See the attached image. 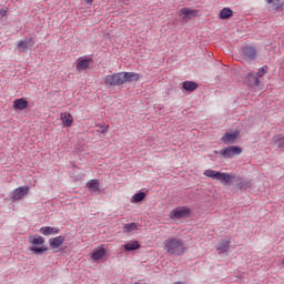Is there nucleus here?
<instances>
[{
  "label": "nucleus",
  "instance_id": "nucleus-3",
  "mask_svg": "<svg viewBox=\"0 0 284 284\" xmlns=\"http://www.w3.org/2000/svg\"><path fill=\"white\" fill-rule=\"evenodd\" d=\"M204 176H207L209 179H214L215 181H221L223 185H227V183H232V181H234V174L221 173L212 169L205 170Z\"/></svg>",
  "mask_w": 284,
  "mask_h": 284
},
{
  "label": "nucleus",
  "instance_id": "nucleus-32",
  "mask_svg": "<svg viewBox=\"0 0 284 284\" xmlns=\"http://www.w3.org/2000/svg\"><path fill=\"white\" fill-rule=\"evenodd\" d=\"M7 16H8V11L6 9H1L0 10V19H3Z\"/></svg>",
  "mask_w": 284,
  "mask_h": 284
},
{
  "label": "nucleus",
  "instance_id": "nucleus-2",
  "mask_svg": "<svg viewBox=\"0 0 284 284\" xmlns=\"http://www.w3.org/2000/svg\"><path fill=\"white\" fill-rule=\"evenodd\" d=\"M164 250L168 254L181 256L185 252V244L179 237H169L164 241Z\"/></svg>",
  "mask_w": 284,
  "mask_h": 284
},
{
  "label": "nucleus",
  "instance_id": "nucleus-8",
  "mask_svg": "<svg viewBox=\"0 0 284 284\" xmlns=\"http://www.w3.org/2000/svg\"><path fill=\"white\" fill-rule=\"evenodd\" d=\"M104 83H105V85H111V87L123 85L124 84L123 73L119 72V73L105 75Z\"/></svg>",
  "mask_w": 284,
  "mask_h": 284
},
{
  "label": "nucleus",
  "instance_id": "nucleus-19",
  "mask_svg": "<svg viewBox=\"0 0 284 284\" xmlns=\"http://www.w3.org/2000/svg\"><path fill=\"white\" fill-rule=\"evenodd\" d=\"M60 230L54 226H42L40 229V234H43V236H52L59 234Z\"/></svg>",
  "mask_w": 284,
  "mask_h": 284
},
{
  "label": "nucleus",
  "instance_id": "nucleus-4",
  "mask_svg": "<svg viewBox=\"0 0 284 284\" xmlns=\"http://www.w3.org/2000/svg\"><path fill=\"white\" fill-rule=\"evenodd\" d=\"M192 209L189 206H176L169 213L171 221H181V219H190Z\"/></svg>",
  "mask_w": 284,
  "mask_h": 284
},
{
  "label": "nucleus",
  "instance_id": "nucleus-13",
  "mask_svg": "<svg viewBox=\"0 0 284 284\" xmlns=\"http://www.w3.org/2000/svg\"><path fill=\"white\" fill-rule=\"evenodd\" d=\"M266 6H268L270 10L273 12H281L284 10V0H264Z\"/></svg>",
  "mask_w": 284,
  "mask_h": 284
},
{
  "label": "nucleus",
  "instance_id": "nucleus-12",
  "mask_svg": "<svg viewBox=\"0 0 284 284\" xmlns=\"http://www.w3.org/2000/svg\"><path fill=\"white\" fill-rule=\"evenodd\" d=\"M34 45V38L27 37L23 40H20L17 44L18 52H28L29 48H32Z\"/></svg>",
  "mask_w": 284,
  "mask_h": 284
},
{
  "label": "nucleus",
  "instance_id": "nucleus-6",
  "mask_svg": "<svg viewBox=\"0 0 284 284\" xmlns=\"http://www.w3.org/2000/svg\"><path fill=\"white\" fill-rule=\"evenodd\" d=\"M178 14L182 23H187V21H192V19H195V17H197L199 10L191 9V8H182L178 12Z\"/></svg>",
  "mask_w": 284,
  "mask_h": 284
},
{
  "label": "nucleus",
  "instance_id": "nucleus-16",
  "mask_svg": "<svg viewBox=\"0 0 284 284\" xmlns=\"http://www.w3.org/2000/svg\"><path fill=\"white\" fill-rule=\"evenodd\" d=\"M141 79V75L135 72H122V81L123 83H132V81H139Z\"/></svg>",
  "mask_w": 284,
  "mask_h": 284
},
{
  "label": "nucleus",
  "instance_id": "nucleus-23",
  "mask_svg": "<svg viewBox=\"0 0 284 284\" xmlns=\"http://www.w3.org/2000/svg\"><path fill=\"white\" fill-rule=\"evenodd\" d=\"M243 54L246 59H254L256 57V49L254 47H244Z\"/></svg>",
  "mask_w": 284,
  "mask_h": 284
},
{
  "label": "nucleus",
  "instance_id": "nucleus-21",
  "mask_svg": "<svg viewBox=\"0 0 284 284\" xmlns=\"http://www.w3.org/2000/svg\"><path fill=\"white\" fill-rule=\"evenodd\" d=\"M199 88V83L194 81H184L182 83V89L185 90L186 92H194Z\"/></svg>",
  "mask_w": 284,
  "mask_h": 284
},
{
  "label": "nucleus",
  "instance_id": "nucleus-18",
  "mask_svg": "<svg viewBox=\"0 0 284 284\" xmlns=\"http://www.w3.org/2000/svg\"><path fill=\"white\" fill-rule=\"evenodd\" d=\"M29 105V102L26 100V98H19L13 101V110L21 111L27 110Z\"/></svg>",
  "mask_w": 284,
  "mask_h": 284
},
{
  "label": "nucleus",
  "instance_id": "nucleus-28",
  "mask_svg": "<svg viewBox=\"0 0 284 284\" xmlns=\"http://www.w3.org/2000/svg\"><path fill=\"white\" fill-rule=\"evenodd\" d=\"M142 201H145V192L135 193L130 200L131 203H141Z\"/></svg>",
  "mask_w": 284,
  "mask_h": 284
},
{
  "label": "nucleus",
  "instance_id": "nucleus-15",
  "mask_svg": "<svg viewBox=\"0 0 284 284\" xmlns=\"http://www.w3.org/2000/svg\"><path fill=\"white\" fill-rule=\"evenodd\" d=\"M230 245H232L231 239H224L220 241L216 246L217 254H227V252H230Z\"/></svg>",
  "mask_w": 284,
  "mask_h": 284
},
{
  "label": "nucleus",
  "instance_id": "nucleus-5",
  "mask_svg": "<svg viewBox=\"0 0 284 284\" xmlns=\"http://www.w3.org/2000/svg\"><path fill=\"white\" fill-rule=\"evenodd\" d=\"M29 241L32 244L30 251L33 252V254H43V252H48V247L37 246L43 245V243H45V241L41 236H31L29 237Z\"/></svg>",
  "mask_w": 284,
  "mask_h": 284
},
{
  "label": "nucleus",
  "instance_id": "nucleus-27",
  "mask_svg": "<svg viewBox=\"0 0 284 284\" xmlns=\"http://www.w3.org/2000/svg\"><path fill=\"white\" fill-rule=\"evenodd\" d=\"M136 230H139V224H136V223H128V224H124V226H123V232L125 234L136 232Z\"/></svg>",
  "mask_w": 284,
  "mask_h": 284
},
{
  "label": "nucleus",
  "instance_id": "nucleus-17",
  "mask_svg": "<svg viewBox=\"0 0 284 284\" xmlns=\"http://www.w3.org/2000/svg\"><path fill=\"white\" fill-rule=\"evenodd\" d=\"M60 119L62 121L63 128H72V123H74V118L71 113H61Z\"/></svg>",
  "mask_w": 284,
  "mask_h": 284
},
{
  "label": "nucleus",
  "instance_id": "nucleus-24",
  "mask_svg": "<svg viewBox=\"0 0 284 284\" xmlns=\"http://www.w3.org/2000/svg\"><path fill=\"white\" fill-rule=\"evenodd\" d=\"M141 247V244H139V241H131L124 244L125 252H133V250H139Z\"/></svg>",
  "mask_w": 284,
  "mask_h": 284
},
{
  "label": "nucleus",
  "instance_id": "nucleus-33",
  "mask_svg": "<svg viewBox=\"0 0 284 284\" xmlns=\"http://www.w3.org/2000/svg\"><path fill=\"white\" fill-rule=\"evenodd\" d=\"M87 6H92L94 3V0H83Z\"/></svg>",
  "mask_w": 284,
  "mask_h": 284
},
{
  "label": "nucleus",
  "instance_id": "nucleus-11",
  "mask_svg": "<svg viewBox=\"0 0 284 284\" xmlns=\"http://www.w3.org/2000/svg\"><path fill=\"white\" fill-rule=\"evenodd\" d=\"M239 136H241V132L239 130H230L223 134L221 141L225 143V145H230L234 143Z\"/></svg>",
  "mask_w": 284,
  "mask_h": 284
},
{
  "label": "nucleus",
  "instance_id": "nucleus-1",
  "mask_svg": "<svg viewBox=\"0 0 284 284\" xmlns=\"http://www.w3.org/2000/svg\"><path fill=\"white\" fill-rule=\"evenodd\" d=\"M267 74V67L260 68L257 72H250L244 79V83L253 90H261V79Z\"/></svg>",
  "mask_w": 284,
  "mask_h": 284
},
{
  "label": "nucleus",
  "instance_id": "nucleus-25",
  "mask_svg": "<svg viewBox=\"0 0 284 284\" xmlns=\"http://www.w3.org/2000/svg\"><path fill=\"white\" fill-rule=\"evenodd\" d=\"M234 14V11H232L230 8L225 7L220 11V19L225 20L232 18Z\"/></svg>",
  "mask_w": 284,
  "mask_h": 284
},
{
  "label": "nucleus",
  "instance_id": "nucleus-29",
  "mask_svg": "<svg viewBox=\"0 0 284 284\" xmlns=\"http://www.w3.org/2000/svg\"><path fill=\"white\" fill-rule=\"evenodd\" d=\"M240 190H250L252 187V181L244 180L239 183Z\"/></svg>",
  "mask_w": 284,
  "mask_h": 284
},
{
  "label": "nucleus",
  "instance_id": "nucleus-10",
  "mask_svg": "<svg viewBox=\"0 0 284 284\" xmlns=\"http://www.w3.org/2000/svg\"><path fill=\"white\" fill-rule=\"evenodd\" d=\"M90 65H92V58L88 55L80 57L75 61V70L78 72H83L84 70H88Z\"/></svg>",
  "mask_w": 284,
  "mask_h": 284
},
{
  "label": "nucleus",
  "instance_id": "nucleus-20",
  "mask_svg": "<svg viewBox=\"0 0 284 284\" xmlns=\"http://www.w3.org/2000/svg\"><path fill=\"white\" fill-rule=\"evenodd\" d=\"M64 241H65V237H63V235H60V236L49 240V245L53 250H57L58 247H61L63 245Z\"/></svg>",
  "mask_w": 284,
  "mask_h": 284
},
{
  "label": "nucleus",
  "instance_id": "nucleus-31",
  "mask_svg": "<svg viewBox=\"0 0 284 284\" xmlns=\"http://www.w3.org/2000/svg\"><path fill=\"white\" fill-rule=\"evenodd\" d=\"M98 132H100V134H108L110 130V125H98Z\"/></svg>",
  "mask_w": 284,
  "mask_h": 284
},
{
  "label": "nucleus",
  "instance_id": "nucleus-30",
  "mask_svg": "<svg viewBox=\"0 0 284 284\" xmlns=\"http://www.w3.org/2000/svg\"><path fill=\"white\" fill-rule=\"evenodd\" d=\"M154 112L155 114H161V115L168 114V112L165 111V108L161 106V104H158L154 106Z\"/></svg>",
  "mask_w": 284,
  "mask_h": 284
},
{
  "label": "nucleus",
  "instance_id": "nucleus-7",
  "mask_svg": "<svg viewBox=\"0 0 284 284\" xmlns=\"http://www.w3.org/2000/svg\"><path fill=\"white\" fill-rule=\"evenodd\" d=\"M243 153V149L241 146H227L220 151L221 156L223 159H234V156H239Z\"/></svg>",
  "mask_w": 284,
  "mask_h": 284
},
{
  "label": "nucleus",
  "instance_id": "nucleus-26",
  "mask_svg": "<svg viewBox=\"0 0 284 284\" xmlns=\"http://www.w3.org/2000/svg\"><path fill=\"white\" fill-rule=\"evenodd\" d=\"M272 141L280 150H284V136L282 134L273 136Z\"/></svg>",
  "mask_w": 284,
  "mask_h": 284
},
{
  "label": "nucleus",
  "instance_id": "nucleus-9",
  "mask_svg": "<svg viewBox=\"0 0 284 284\" xmlns=\"http://www.w3.org/2000/svg\"><path fill=\"white\" fill-rule=\"evenodd\" d=\"M30 194V186H20L13 190L10 193L11 201H21L24 196H28Z\"/></svg>",
  "mask_w": 284,
  "mask_h": 284
},
{
  "label": "nucleus",
  "instance_id": "nucleus-22",
  "mask_svg": "<svg viewBox=\"0 0 284 284\" xmlns=\"http://www.w3.org/2000/svg\"><path fill=\"white\" fill-rule=\"evenodd\" d=\"M87 187L90 190V192L101 191V184L99 183V180H91L87 182Z\"/></svg>",
  "mask_w": 284,
  "mask_h": 284
},
{
  "label": "nucleus",
  "instance_id": "nucleus-14",
  "mask_svg": "<svg viewBox=\"0 0 284 284\" xmlns=\"http://www.w3.org/2000/svg\"><path fill=\"white\" fill-rule=\"evenodd\" d=\"M105 254H108V250H105V246L101 245L93 250L91 254V261H101L105 258Z\"/></svg>",
  "mask_w": 284,
  "mask_h": 284
},
{
  "label": "nucleus",
  "instance_id": "nucleus-34",
  "mask_svg": "<svg viewBox=\"0 0 284 284\" xmlns=\"http://www.w3.org/2000/svg\"><path fill=\"white\" fill-rule=\"evenodd\" d=\"M282 265H284V258L282 260Z\"/></svg>",
  "mask_w": 284,
  "mask_h": 284
}]
</instances>
